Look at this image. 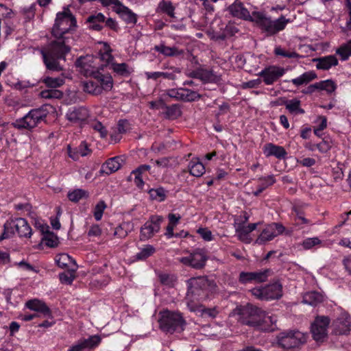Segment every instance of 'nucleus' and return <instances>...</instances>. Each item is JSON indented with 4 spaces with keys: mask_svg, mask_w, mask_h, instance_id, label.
I'll use <instances>...</instances> for the list:
<instances>
[{
    "mask_svg": "<svg viewBox=\"0 0 351 351\" xmlns=\"http://www.w3.org/2000/svg\"><path fill=\"white\" fill-rule=\"evenodd\" d=\"M115 12H117L128 24H135L136 23V15L122 3L119 7L117 8Z\"/></svg>",
    "mask_w": 351,
    "mask_h": 351,
    "instance_id": "nucleus-29",
    "label": "nucleus"
},
{
    "mask_svg": "<svg viewBox=\"0 0 351 351\" xmlns=\"http://www.w3.org/2000/svg\"><path fill=\"white\" fill-rule=\"evenodd\" d=\"M106 208V204L104 202H99L95 208L94 217L97 221L101 219L104 209Z\"/></svg>",
    "mask_w": 351,
    "mask_h": 351,
    "instance_id": "nucleus-58",
    "label": "nucleus"
},
{
    "mask_svg": "<svg viewBox=\"0 0 351 351\" xmlns=\"http://www.w3.org/2000/svg\"><path fill=\"white\" fill-rule=\"evenodd\" d=\"M154 49L165 56L168 57L178 56L183 53V51L179 50L177 47H167L163 43L154 46Z\"/></svg>",
    "mask_w": 351,
    "mask_h": 351,
    "instance_id": "nucleus-31",
    "label": "nucleus"
},
{
    "mask_svg": "<svg viewBox=\"0 0 351 351\" xmlns=\"http://www.w3.org/2000/svg\"><path fill=\"white\" fill-rule=\"evenodd\" d=\"M259 185L256 191L253 192L254 196H258L264 190L276 182L274 176H269L259 179Z\"/></svg>",
    "mask_w": 351,
    "mask_h": 351,
    "instance_id": "nucleus-37",
    "label": "nucleus"
},
{
    "mask_svg": "<svg viewBox=\"0 0 351 351\" xmlns=\"http://www.w3.org/2000/svg\"><path fill=\"white\" fill-rule=\"evenodd\" d=\"M239 315V322L243 325L257 327L260 324L261 308L247 304L237 308Z\"/></svg>",
    "mask_w": 351,
    "mask_h": 351,
    "instance_id": "nucleus-6",
    "label": "nucleus"
},
{
    "mask_svg": "<svg viewBox=\"0 0 351 351\" xmlns=\"http://www.w3.org/2000/svg\"><path fill=\"white\" fill-rule=\"evenodd\" d=\"M235 230L240 241L250 243L251 239L249 234L251 232L247 226L243 225V223H235Z\"/></svg>",
    "mask_w": 351,
    "mask_h": 351,
    "instance_id": "nucleus-35",
    "label": "nucleus"
},
{
    "mask_svg": "<svg viewBox=\"0 0 351 351\" xmlns=\"http://www.w3.org/2000/svg\"><path fill=\"white\" fill-rule=\"evenodd\" d=\"M149 193L152 199L157 200L158 202L164 201L167 195L166 191L162 187L152 189L149 190Z\"/></svg>",
    "mask_w": 351,
    "mask_h": 351,
    "instance_id": "nucleus-45",
    "label": "nucleus"
},
{
    "mask_svg": "<svg viewBox=\"0 0 351 351\" xmlns=\"http://www.w3.org/2000/svg\"><path fill=\"white\" fill-rule=\"evenodd\" d=\"M156 252V249L153 245H147L138 252L135 257L136 260L143 261L151 256Z\"/></svg>",
    "mask_w": 351,
    "mask_h": 351,
    "instance_id": "nucleus-41",
    "label": "nucleus"
},
{
    "mask_svg": "<svg viewBox=\"0 0 351 351\" xmlns=\"http://www.w3.org/2000/svg\"><path fill=\"white\" fill-rule=\"evenodd\" d=\"M76 19L69 8L57 13L51 34L55 40L40 50L44 64L48 70L60 71L62 67L60 60H65V56L70 50L71 36L65 35L76 27Z\"/></svg>",
    "mask_w": 351,
    "mask_h": 351,
    "instance_id": "nucleus-1",
    "label": "nucleus"
},
{
    "mask_svg": "<svg viewBox=\"0 0 351 351\" xmlns=\"http://www.w3.org/2000/svg\"><path fill=\"white\" fill-rule=\"evenodd\" d=\"M284 104L285 105L286 109L291 114H298L305 112L304 110L300 108V101L297 99L285 100Z\"/></svg>",
    "mask_w": 351,
    "mask_h": 351,
    "instance_id": "nucleus-36",
    "label": "nucleus"
},
{
    "mask_svg": "<svg viewBox=\"0 0 351 351\" xmlns=\"http://www.w3.org/2000/svg\"><path fill=\"white\" fill-rule=\"evenodd\" d=\"M274 53L277 56H280L288 58H298L300 57V55L296 52L286 51L280 47L275 49Z\"/></svg>",
    "mask_w": 351,
    "mask_h": 351,
    "instance_id": "nucleus-53",
    "label": "nucleus"
},
{
    "mask_svg": "<svg viewBox=\"0 0 351 351\" xmlns=\"http://www.w3.org/2000/svg\"><path fill=\"white\" fill-rule=\"evenodd\" d=\"M318 88L321 90H326L328 93H332L337 88L334 81L332 80H326L317 82Z\"/></svg>",
    "mask_w": 351,
    "mask_h": 351,
    "instance_id": "nucleus-43",
    "label": "nucleus"
},
{
    "mask_svg": "<svg viewBox=\"0 0 351 351\" xmlns=\"http://www.w3.org/2000/svg\"><path fill=\"white\" fill-rule=\"evenodd\" d=\"M331 145L329 142L326 141H322V142L316 144V148L321 153H326L328 150H330Z\"/></svg>",
    "mask_w": 351,
    "mask_h": 351,
    "instance_id": "nucleus-63",
    "label": "nucleus"
},
{
    "mask_svg": "<svg viewBox=\"0 0 351 351\" xmlns=\"http://www.w3.org/2000/svg\"><path fill=\"white\" fill-rule=\"evenodd\" d=\"M43 82L47 87L56 88L64 84V79L62 77H45L43 78Z\"/></svg>",
    "mask_w": 351,
    "mask_h": 351,
    "instance_id": "nucleus-42",
    "label": "nucleus"
},
{
    "mask_svg": "<svg viewBox=\"0 0 351 351\" xmlns=\"http://www.w3.org/2000/svg\"><path fill=\"white\" fill-rule=\"evenodd\" d=\"M121 161H122V160L119 156H116L108 159L105 163L102 165L100 169V173L110 175L117 171L121 167Z\"/></svg>",
    "mask_w": 351,
    "mask_h": 351,
    "instance_id": "nucleus-23",
    "label": "nucleus"
},
{
    "mask_svg": "<svg viewBox=\"0 0 351 351\" xmlns=\"http://www.w3.org/2000/svg\"><path fill=\"white\" fill-rule=\"evenodd\" d=\"M40 96L45 99L59 98L62 93L57 90H44L40 92Z\"/></svg>",
    "mask_w": 351,
    "mask_h": 351,
    "instance_id": "nucleus-56",
    "label": "nucleus"
},
{
    "mask_svg": "<svg viewBox=\"0 0 351 351\" xmlns=\"http://www.w3.org/2000/svg\"><path fill=\"white\" fill-rule=\"evenodd\" d=\"M49 114L46 106L31 110L23 117L17 119L13 123L17 129L32 130L37 127L41 122L45 121Z\"/></svg>",
    "mask_w": 351,
    "mask_h": 351,
    "instance_id": "nucleus-4",
    "label": "nucleus"
},
{
    "mask_svg": "<svg viewBox=\"0 0 351 351\" xmlns=\"http://www.w3.org/2000/svg\"><path fill=\"white\" fill-rule=\"evenodd\" d=\"M151 167L148 165H140L138 168L132 171L130 176V180H132V176H134V182L136 186H138V188H142L143 186L144 185L142 175L143 173L149 171Z\"/></svg>",
    "mask_w": 351,
    "mask_h": 351,
    "instance_id": "nucleus-28",
    "label": "nucleus"
},
{
    "mask_svg": "<svg viewBox=\"0 0 351 351\" xmlns=\"http://www.w3.org/2000/svg\"><path fill=\"white\" fill-rule=\"evenodd\" d=\"M101 342V338L98 335H93L88 339H81L70 347L67 351H84L86 349H91L97 346Z\"/></svg>",
    "mask_w": 351,
    "mask_h": 351,
    "instance_id": "nucleus-17",
    "label": "nucleus"
},
{
    "mask_svg": "<svg viewBox=\"0 0 351 351\" xmlns=\"http://www.w3.org/2000/svg\"><path fill=\"white\" fill-rule=\"evenodd\" d=\"M45 241V245L50 247H54L58 244V237L52 232H47L43 237Z\"/></svg>",
    "mask_w": 351,
    "mask_h": 351,
    "instance_id": "nucleus-47",
    "label": "nucleus"
},
{
    "mask_svg": "<svg viewBox=\"0 0 351 351\" xmlns=\"http://www.w3.org/2000/svg\"><path fill=\"white\" fill-rule=\"evenodd\" d=\"M67 149L69 157L74 160H78L80 156H86L90 152L87 143L84 141L82 142L79 147L75 149H72L70 145H68Z\"/></svg>",
    "mask_w": 351,
    "mask_h": 351,
    "instance_id": "nucleus-27",
    "label": "nucleus"
},
{
    "mask_svg": "<svg viewBox=\"0 0 351 351\" xmlns=\"http://www.w3.org/2000/svg\"><path fill=\"white\" fill-rule=\"evenodd\" d=\"M197 232L201 235V237L207 241H210L213 240V234L210 230L207 228H201L198 229Z\"/></svg>",
    "mask_w": 351,
    "mask_h": 351,
    "instance_id": "nucleus-62",
    "label": "nucleus"
},
{
    "mask_svg": "<svg viewBox=\"0 0 351 351\" xmlns=\"http://www.w3.org/2000/svg\"><path fill=\"white\" fill-rule=\"evenodd\" d=\"M164 219L160 215H151L140 230V240L146 241L152 238L160 230Z\"/></svg>",
    "mask_w": 351,
    "mask_h": 351,
    "instance_id": "nucleus-9",
    "label": "nucleus"
},
{
    "mask_svg": "<svg viewBox=\"0 0 351 351\" xmlns=\"http://www.w3.org/2000/svg\"><path fill=\"white\" fill-rule=\"evenodd\" d=\"M332 326L333 327L335 334H347L350 331V316L346 313H342L338 318L334 320Z\"/></svg>",
    "mask_w": 351,
    "mask_h": 351,
    "instance_id": "nucleus-18",
    "label": "nucleus"
},
{
    "mask_svg": "<svg viewBox=\"0 0 351 351\" xmlns=\"http://www.w3.org/2000/svg\"><path fill=\"white\" fill-rule=\"evenodd\" d=\"M83 90L86 93L95 95L101 94V88L98 85V82L93 77V79L83 82Z\"/></svg>",
    "mask_w": 351,
    "mask_h": 351,
    "instance_id": "nucleus-38",
    "label": "nucleus"
},
{
    "mask_svg": "<svg viewBox=\"0 0 351 351\" xmlns=\"http://www.w3.org/2000/svg\"><path fill=\"white\" fill-rule=\"evenodd\" d=\"M93 77L98 82V85L101 88V93L103 90L108 91L112 88L113 80L110 75H104L98 71Z\"/></svg>",
    "mask_w": 351,
    "mask_h": 351,
    "instance_id": "nucleus-26",
    "label": "nucleus"
},
{
    "mask_svg": "<svg viewBox=\"0 0 351 351\" xmlns=\"http://www.w3.org/2000/svg\"><path fill=\"white\" fill-rule=\"evenodd\" d=\"M110 51H111L110 49H107L104 53H100L99 57L94 58L95 61L96 62L98 60H100L102 62H104V65H106V66L110 65V64L112 62V60L114 59Z\"/></svg>",
    "mask_w": 351,
    "mask_h": 351,
    "instance_id": "nucleus-51",
    "label": "nucleus"
},
{
    "mask_svg": "<svg viewBox=\"0 0 351 351\" xmlns=\"http://www.w3.org/2000/svg\"><path fill=\"white\" fill-rule=\"evenodd\" d=\"M67 119L74 123H82L87 120L89 112L84 107L70 109L66 114Z\"/></svg>",
    "mask_w": 351,
    "mask_h": 351,
    "instance_id": "nucleus-19",
    "label": "nucleus"
},
{
    "mask_svg": "<svg viewBox=\"0 0 351 351\" xmlns=\"http://www.w3.org/2000/svg\"><path fill=\"white\" fill-rule=\"evenodd\" d=\"M75 269H71L59 274V279L62 283L71 285L75 278Z\"/></svg>",
    "mask_w": 351,
    "mask_h": 351,
    "instance_id": "nucleus-48",
    "label": "nucleus"
},
{
    "mask_svg": "<svg viewBox=\"0 0 351 351\" xmlns=\"http://www.w3.org/2000/svg\"><path fill=\"white\" fill-rule=\"evenodd\" d=\"M228 10L233 16L255 22L268 36L274 35L283 30L289 21L283 16L275 21H271L270 18L260 12H253L250 15L243 4L238 1L230 5Z\"/></svg>",
    "mask_w": 351,
    "mask_h": 351,
    "instance_id": "nucleus-2",
    "label": "nucleus"
},
{
    "mask_svg": "<svg viewBox=\"0 0 351 351\" xmlns=\"http://www.w3.org/2000/svg\"><path fill=\"white\" fill-rule=\"evenodd\" d=\"M160 281L162 284L171 286L173 284V278L167 274H162L159 276Z\"/></svg>",
    "mask_w": 351,
    "mask_h": 351,
    "instance_id": "nucleus-64",
    "label": "nucleus"
},
{
    "mask_svg": "<svg viewBox=\"0 0 351 351\" xmlns=\"http://www.w3.org/2000/svg\"><path fill=\"white\" fill-rule=\"evenodd\" d=\"M181 114L180 106L178 104H173L166 107V114L169 119H177L181 116Z\"/></svg>",
    "mask_w": 351,
    "mask_h": 351,
    "instance_id": "nucleus-46",
    "label": "nucleus"
},
{
    "mask_svg": "<svg viewBox=\"0 0 351 351\" xmlns=\"http://www.w3.org/2000/svg\"><path fill=\"white\" fill-rule=\"evenodd\" d=\"M330 319L327 316H317L311 324V333L316 341H324L328 335Z\"/></svg>",
    "mask_w": 351,
    "mask_h": 351,
    "instance_id": "nucleus-11",
    "label": "nucleus"
},
{
    "mask_svg": "<svg viewBox=\"0 0 351 351\" xmlns=\"http://www.w3.org/2000/svg\"><path fill=\"white\" fill-rule=\"evenodd\" d=\"M193 296L194 295H191V293L187 292L186 297V304L191 311L198 313L199 311V308H200L202 305L194 302L193 300Z\"/></svg>",
    "mask_w": 351,
    "mask_h": 351,
    "instance_id": "nucleus-52",
    "label": "nucleus"
},
{
    "mask_svg": "<svg viewBox=\"0 0 351 351\" xmlns=\"http://www.w3.org/2000/svg\"><path fill=\"white\" fill-rule=\"evenodd\" d=\"M216 75L211 71L201 70L200 80L204 83L213 82L215 81Z\"/></svg>",
    "mask_w": 351,
    "mask_h": 351,
    "instance_id": "nucleus-54",
    "label": "nucleus"
},
{
    "mask_svg": "<svg viewBox=\"0 0 351 351\" xmlns=\"http://www.w3.org/2000/svg\"><path fill=\"white\" fill-rule=\"evenodd\" d=\"M336 54L342 61L347 60L351 56V40L343 43L336 49Z\"/></svg>",
    "mask_w": 351,
    "mask_h": 351,
    "instance_id": "nucleus-39",
    "label": "nucleus"
},
{
    "mask_svg": "<svg viewBox=\"0 0 351 351\" xmlns=\"http://www.w3.org/2000/svg\"><path fill=\"white\" fill-rule=\"evenodd\" d=\"M110 69L121 76L128 77L130 74L128 65L125 63L112 62Z\"/></svg>",
    "mask_w": 351,
    "mask_h": 351,
    "instance_id": "nucleus-40",
    "label": "nucleus"
},
{
    "mask_svg": "<svg viewBox=\"0 0 351 351\" xmlns=\"http://www.w3.org/2000/svg\"><path fill=\"white\" fill-rule=\"evenodd\" d=\"M56 262L61 268L66 267L72 263H75V261L67 254H61L58 255L56 258Z\"/></svg>",
    "mask_w": 351,
    "mask_h": 351,
    "instance_id": "nucleus-44",
    "label": "nucleus"
},
{
    "mask_svg": "<svg viewBox=\"0 0 351 351\" xmlns=\"http://www.w3.org/2000/svg\"><path fill=\"white\" fill-rule=\"evenodd\" d=\"M199 309V311L198 313H200L202 317L215 318L218 314V311L215 308H206L202 306Z\"/></svg>",
    "mask_w": 351,
    "mask_h": 351,
    "instance_id": "nucleus-55",
    "label": "nucleus"
},
{
    "mask_svg": "<svg viewBox=\"0 0 351 351\" xmlns=\"http://www.w3.org/2000/svg\"><path fill=\"white\" fill-rule=\"evenodd\" d=\"M189 169L190 174L195 177H200L205 172L204 165L197 158L193 159L189 162Z\"/></svg>",
    "mask_w": 351,
    "mask_h": 351,
    "instance_id": "nucleus-32",
    "label": "nucleus"
},
{
    "mask_svg": "<svg viewBox=\"0 0 351 351\" xmlns=\"http://www.w3.org/2000/svg\"><path fill=\"white\" fill-rule=\"evenodd\" d=\"M317 77V74L314 71H307L304 73L300 76L291 80V82L295 86H300L303 84H306L311 81Z\"/></svg>",
    "mask_w": 351,
    "mask_h": 351,
    "instance_id": "nucleus-33",
    "label": "nucleus"
},
{
    "mask_svg": "<svg viewBox=\"0 0 351 351\" xmlns=\"http://www.w3.org/2000/svg\"><path fill=\"white\" fill-rule=\"evenodd\" d=\"M105 19V16L102 13L99 12L89 16L87 19V23L90 24V29L101 31L103 29V23H104Z\"/></svg>",
    "mask_w": 351,
    "mask_h": 351,
    "instance_id": "nucleus-30",
    "label": "nucleus"
},
{
    "mask_svg": "<svg viewBox=\"0 0 351 351\" xmlns=\"http://www.w3.org/2000/svg\"><path fill=\"white\" fill-rule=\"evenodd\" d=\"M263 153L266 157L273 156L280 160L284 159L287 154L283 147L273 143L266 144L263 147Z\"/></svg>",
    "mask_w": 351,
    "mask_h": 351,
    "instance_id": "nucleus-22",
    "label": "nucleus"
},
{
    "mask_svg": "<svg viewBox=\"0 0 351 351\" xmlns=\"http://www.w3.org/2000/svg\"><path fill=\"white\" fill-rule=\"evenodd\" d=\"M270 269H265L263 271L254 272L242 271L239 274V282L242 284L250 282H265L268 277L271 275Z\"/></svg>",
    "mask_w": 351,
    "mask_h": 351,
    "instance_id": "nucleus-16",
    "label": "nucleus"
},
{
    "mask_svg": "<svg viewBox=\"0 0 351 351\" xmlns=\"http://www.w3.org/2000/svg\"><path fill=\"white\" fill-rule=\"evenodd\" d=\"M322 241L318 237H313L304 239L301 245L304 250H310L314 246L320 245Z\"/></svg>",
    "mask_w": 351,
    "mask_h": 351,
    "instance_id": "nucleus-50",
    "label": "nucleus"
},
{
    "mask_svg": "<svg viewBox=\"0 0 351 351\" xmlns=\"http://www.w3.org/2000/svg\"><path fill=\"white\" fill-rule=\"evenodd\" d=\"M124 226L125 225H120L117 226L114 230L113 235L121 239L126 237L128 236V232L125 229Z\"/></svg>",
    "mask_w": 351,
    "mask_h": 351,
    "instance_id": "nucleus-60",
    "label": "nucleus"
},
{
    "mask_svg": "<svg viewBox=\"0 0 351 351\" xmlns=\"http://www.w3.org/2000/svg\"><path fill=\"white\" fill-rule=\"evenodd\" d=\"M27 308L39 312L45 316H50L51 311L46 304L38 299L30 300L25 304Z\"/></svg>",
    "mask_w": 351,
    "mask_h": 351,
    "instance_id": "nucleus-24",
    "label": "nucleus"
},
{
    "mask_svg": "<svg viewBox=\"0 0 351 351\" xmlns=\"http://www.w3.org/2000/svg\"><path fill=\"white\" fill-rule=\"evenodd\" d=\"M317 62L316 67L318 69L328 70L332 66L338 64V60L334 55L326 56L315 60Z\"/></svg>",
    "mask_w": 351,
    "mask_h": 351,
    "instance_id": "nucleus-25",
    "label": "nucleus"
},
{
    "mask_svg": "<svg viewBox=\"0 0 351 351\" xmlns=\"http://www.w3.org/2000/svg\"><path fill=\"white\" fill-rule=\"evenodd\" d=\"M285 228L278 223H272L267 225L261 232L258 237L256 240V243L262 245L267 241L272 240L278 235L282 234Z\"/></svg>",
    "mask_w": 351,
    "mask_h": 351,
    "instance_id": "nucleus-13",
    "label": "nucleus"
},
{
    "mask_svg": "<svg viewBox=\"0 0 351 351\" xmlns=\"http://www.w3.org/2000/svg\"><path fill=\"white\" fill-rule=\"evenodd\" d=\"M208 256L203 249H196L188 256L181 257L179 261L186 266L195 269H202L206 265Z\"/></svg>",
    "mask_w": 351,
    "mask_h": 351,
    "instance_id": "nucleus-10",
    "label": "nucleus"
},
{
    "mask_svg": "<svg viewBox=\"0 0 351 351\" xmlns=\"http://www.w3.org/2000/svg\"><path fill=\"white\" fill-rule=\"evenodd\" d=\"M117 129L119 133H125L130 130V123L125 119L119 120L117 125Z\"/></svg>",
    "mask_w": 351,
    "mask_h": 351,
    "instance_id": "nucleus-59",
    "label": "nucleus"
},
{
    "mask_svg": "<svg viewBox=\"0 0 351 351\" xmlns=\"http://www.w3.org/2000/svg\"><path fill=\"white\" fill-rule=\"evenodd\" d=\"M303 302L312 306H316L323 301V296L317 291H310L303 295Z\"/></svg>",
    "mask_w": 351,
    "mask_h": 351,
    "instance_id": "nucleus-34",
    "label": "nucleus"
},
{
    "mask_svg": "<svg viewBox=\"0 0 351 351\" xmlns=\"http://www.w3.org/2000/svg\"><path fill=\"white\" fill-rule=\"evenodd\" d=\"M161 8L164 12L171 17H174V10L172 3L168 1H164L162 3Z\"/></svg>",
    "mask_w": 351,
    "mask_h": 351,
    "instance_id": "nucleus-57",
    "label": "nucleus"
},
{
    "mask_svg": "<svg viewBox=\"0 0 351 351\" xmlns=\"http://www.w3.org/2000/svg\"><path fill=\"white\" fill-rule=\"evenodd\" d=\"M93 128L99 132L101 138H106L107 136V130L101 122H96L92 125Z\"/></svg>",
    "mask_w": 351,
    "mask_h": 351,
    "instance_id": "nucleus-61",
    "label": "nucleus"
},
{
    "mask_svg": "<svg viewBox=\"0 0 351 351\" xmlns=\"http://www.w3.org/2000/svg\"><path fill=\"white\" fill-rule=\"evenodd\" d=\"M159 315V326L163 332L173 334L184 330L186 322L180 313L165 310Z\"/></svg>",
    "mask_w": 351,
    "mask_h": 351,
    "instance_id": "nucleus-3",
    "label": "nucleus"
},
{
    "mask_svg": "<svg viewBox=\"0 0 351 351\" xmlns=\"http://www.w3.org/2000/svg\"><path fill=\"white\" fill-rule=\"evenodd\" d=\"M75 65L80 69V71L86 76L93 77L99 69V67L95 66L94 57L90 56L80 57L77 59Z\"/></svg>",
    "mask_w": 351,
    "mask_h": 351,
    "instance_id": "nucleus-15",
    "label": "nucleus"
},
{
    "mask_svg": "<svg viewBox=\"0 0 351 351\" xmlns=\"http://www.w3.org/2000/svg\"><path fill=\"white\" fill-rule=\"evenodd\" d=\"M306 341V335L296 330L280 332L278 335V343L284 349L298 348Z\"/></svg>",
    "mask_w": 351,
    "mask_h": 351,
    "instance_id": "nucleus-7",
    "label": "nucleus"
},
{
    "mask_svg": "<svg viewBox=\"0 0 351 351\" xmlns=\"http://www.w3.org/2000/svg\"><path fill=\"white\" fill-rule=\"evenodd\" d=\"M67 196L71 202H77L82 197L87 196V193L82 189H75L69 192Z\"/></svg>",
    "mask_w": 351,
    "mask_h": 351,
    "instance_id": "nucleus-49",
    "label": "nucleus"
},
{
    "mask_svg": "<svg viewBox=\"0 0 351 351\" xmlns=\"http://www.w3.org/2000/svg\"><path fill=\"white\" fill-rule=\"evenodd\" d=\"M187 282L188 292L191 293V295H195L197 300L206 298L208 292L213 291L216 285L213 280L206 276L191 278Z\"/></svg>",
    "mask_w": 351,
    "mask_h": 351,
    "instance_id": "nucleus-5",
    "label": "nucleus"
},
{
    "mask_svg": "<svg viewBox=\"0 0 351 351\" xmlns=\"http://www.w3.org/2000/svg\"><path fill=\"white\" fill-rule=\"evenodd\" d=\"M166 95L178 101H194L201 99L202 95L197 92L189 88H171L166 90Z\"/></svg>",
    "mask_w": 351,
    "mask_h": 351,
    "instance_id": "nucleus-12",
    "label": "nucleus"
},
{
    "mask_svg": "<svg viewBox=\"0 0 351 351\" xmlns=\"http://www.w3.org/2000/svg\"><path fill=\"white\" fill-rule=\"evenodd\" d=\"M11 233H13V229L15 228L20 237L29 238L32 234V230L24 218L16 219L14 222L10 223Z\"/></svg>",
    "mask_w": 351,
    "mask_h": 351,
    "instance_id": "nucleus-20",
    "label": "nucleus"
},
{
    "mask_svg": "<svg viewBox=\"0 0 351 351\" xmlns=\"http://www.w3.org/2000/svg\"><path fill=\"white\" fill-rule=\"evenodd\" d=\"M277 322V319L273 315L261 309V315L260 316V324L257 326L259 329L265 331H271L275 328V324Z\"/></svg>",
    "mask_w": 351,
    "mask_h": 351,
    "instance_id": "nucleus-21",
    "label": "nucleus"
},
{
    "mask_svg": "<svg viewBox=\"0 0 351 351\" xmlns=\"http://www.w3.org/2000/svg\"><path fill=\"white\" fill-rule=\"evenodd\" d=\"M285 73V69L277 66H269L258 73L263 77V81L266 85H271Z\"/></svg>",
    "mask_w": 351,
    "mask_h": 351,
    "instance_id": "nucleus-14",
    "label": "nucleus"
},
{
    "mask_svg": "<svg viewBox=\"0 0 351 351\" xmlns=\"http://www.w3.org/2000/svg\"><path fill=\"white\" fill-rule=\"evenodd\" d=\"M250 291L261 300H278L282 295V286L279 282H275L263 288L252 289Z\"/></svg>",
    "mask_w": 351,
    "mask_h": 351,
    "instance_id": "nucleus-8",
    "label": "nucleus"
}]
</instances>
